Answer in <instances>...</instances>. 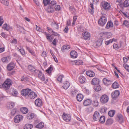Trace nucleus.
Returning <instances> with one entry per match:
<instances>
[{"mask_svg":"<svg viewBox=\"0 0 129 129\" xmlns=\"http://www.w3.org/2000/svg\"><path fill=\"white\" fill-rule=\"evenodd\" d=\"M12 85L11 80L10 79H7L3 84V87L6 89H9Z\"/></svg>","mask_w":129,"mask_h":129,"instance_id":"1","label":"nucleus"},{"mask_svg":"<svg viewBox=\"0 0 129 129\" xmlns=\"http://www.w3.org/2000/svg\"><path fill=\"white\" fill-rule=\"evenodd\" d=\"M107 21V19L105 16L103 15L102 16L98 21L99 24L102 26H103L106 24Z\"/></svg>","mask_w":129,"mask_h":129,"instance_id":"2","label":"nucleus"},{"mask_svg":"<svg viewBox=\"0 0 129 129\" xmlns=\"http://www.w3.org/2000/svg\"><path fill=\"white\" fill-rule=\"evenodd\" d=\"M109 99L108 96L105 94L102 95L100 98V101L103 104H105L107 103Z\"/></svg>","mask_w":129,"mask_h":129,"instance_id":"3","label":"nucleus"},{"mask_svg":"<svg viewBox=\"0 0 129 129\" xmlns=\"http://www.w3.org/2000/svg\"><path fill=\"white\" fill-rule=\"evenodd\" d=\"M31 91V89L29 88L23 89L21 91V94L22 95L24 96H28V94Z\"/></svg>","mask_w":129,"mask_h":129,"instance_id":"4","label":"nucleus"},{"mask_svg":"<svg viewBox=\"0 0 129 129\" xmlns=\"http://www.w3.org/2000/svg\"><path fill=\"white\" fill-rule=\"evenodd\" d=\"M101 4L102 7L105 10H108L111 7L110 4L107 2H102Z\"/></svg>","mask_w":129,"mask_h":129,"instance_id":"5","label":"nucleus"},{"mask_svg":"<svg viewBox=\"0 0 129 129\" xmlns=\"http://www.w3.org/2000/svg\"><path fill=\"white\" fill-rule=\"evenodd\" d=\"M23 116L22 115H19L15 116L14 118V121L16 123H18L22 120Z\"/></svg>","mask_w":129,"mask_h":129,"instance_id":"6","label":"nucleus"},{"mask_svg":"<svg viewBox=\"0 0 129 129\" xmlns=\"http://www.w3.org/2000/svg\"><path fill=\"white\" fill-rule=\"evenodd\" d=\"M119 92L118 90H115L112 92L111 94V96L112 99L115 100L119 95Z\"/></svg>","mask_w":129,"mask_h":129,"instance_id":"7","label":"nucleus"},{"mask_svg":"<svg viewBox=\"0 0 129 129\" xmlns=\"http://www.w3.org/2000/svg\"><path fill=\"white\" fill-rule=\"evenodd\" d=\"M82 36L85 40H89L90 39V34L87 32H83L82 34Z\"/></svg>","mask_w":129,"mask_h":129,"instance_id":"8","label":"nucleus"},{"mask_svg":"<svg viewBox=\"0 0 129 129\" xmlns=\"http://www.w3.org/2000/svg\"><path fill=\"white\" fill-rule=\"evenodd\" d=\"M63 119L66 121H69L70 120L71 116L69 114L63 113L62 115Z\"/></svg>","mask_w":129,"mask_h":129,"instance_id":"9","label":"nucleus"},{"mask_svg":"<svg viewBox=\"0 0 129 129\" xmlns=\"http://www.w3.org/2000/svg\"><path fill=\"white\" fill-rule=\"evenodd\" d=\"M37 96V94L35 92L31 91L28 94V96L30 99H33Z\"/></svg>","mask_w":129,"mask_h":129,"instance_id":"10","label":"nucleus"},{"mask_svg":"<svg viewBox=\"0 0 129 129\" xmlns=\"http://www.w3.org/2000/svg\"><path fill=\"white\" fill-rule=\"evenodd\" d=\"M100 116L99 113L97 111H95L93 115V118L94 120H98L99 119Z\"/></svg>","mask_w":129,"mask_h":129,"instance_id":"11","label":"nucleus"},{"mask_svg":"<svg viewBox=\"0 0 129 129\" xmlns=\"http://www.w3.org/2000/svg\"><path fill=\"white\" fill-rule=\"evenodd\" d=\"M86 74L87 76L90 77H94L95 75L94 73L90 70L87 71L86 72Z\"/></svg>","mask_w":129,"mask_h":129,"instance_id":"12","label":"nucleus"},{"mask_svg":"<svg viewBox=\"0 0 129 129\" xmlns=\"http://www.w3.org/2000/svg\"><path fill=\"white\" fill-rule=\"evenodd\" d=\"M99 80L96 78H93L91 81V84L94 85H96L99 84Z\"/></svg>","mask_w":129,"mask_h":129,"instance_id":"13","label":"nucleus"},{"mask_svg":"<svg viewBox=\"0 0 129 129\" xmlns=\"http://www.w3.org/2000/svg\"><path fill=\"white\" fill-rule=\"evenodd\" d=\"M35 104L36 105L39 107L41 106L42 105V101L40 99H37L35 101Z\"/></svg>","mask_w":129,"mask_h":129,"instance_id":"14","label":"nucleus"},{"mask_svg":"<svg viewBox=\"0 0 129 129\" xmlns=\"http://www.w3.org/2000/svg\"><path fill=\"white\" fill-rule=\"evenodd\" d=\"M2 28L3 29L5 30L8 31L9 30L12 29V27L10 25H8L6 23H5L2 26Z\"/></svg>","mask_w":129,"mask_h":129,"instance_id":"15","label":"nucleus"},{"mask_svg":"<svg viewBox=\"0 0 129 129\" xmlns=\"http://www.w3.org/2000/svg\"><path fill=\"white\" fill-rule=\"evenodd\" d=\"M14 66V63L13 62H11L7 66V69L9 71H11L13 69Z\"/></svg>","mask_w":129,"mask_h":129,"instance_id":"16","label":"nucleus"},{"mask_svg":"<svg viewBox=\"0 0 129 129\" xmlns=\"http://www.w3.org/2000/svg\"><path fill=\"white\" fill-rule=\"evenodd\" d=\"M113 25L112 21L111 20L108 21L107 23L106 28L107 29H109L110 28L113 27Z\"/></svg>","mask_w":129,"mask_h":129,"instance_id":"17","label":"nucleus"},{"mask_svg":"<svg viewBox=\"0 0 129 129\" xmlns=\"http://www.w3.org/2000/svg\"><path fill=\"white\" fill-rule=\"evenodd\" d=\"M70 54L71 57L72 58H75L77 57V53L75 51H72L70 52Z\"/></svg>","mask_w":129,"mask_h":129,"instance_id":"18","label":"nucleus"},{"mask_svg":"<svg viewBox=\"0 0 129 129\" xmlns=\"http://www.w3.org/2000/svg\"><path fill=\"white\" fill-rule=\"evenodd\" d=\"M28 68L30 71L33 72L34 73H37L39 72L38 70H36L35 68L31 65L28 66Z\"/></svg>","mask_w":129,"mask_h":129,"instance_id":"19","label":"nucleus"},{"mask_svg":"<svg viewBox=\"0 0 129 129\" xmlns=\"http://www.w3.org/2000/svg\"><path fill=\"white\" fill-rule=\"evenodd\" d=\"M71 62L72 64L75 63L76 65H82L83 64V62L82 60H77L75 61H71Z\"/></svg>","mask_w":129,"mask_h":129,"instance_id":"20","label":"nucleus"},{"mask_svg":"<svg viewBox=\"0 0 129 129\" xmlns=\"http://www.w3.org/2000/svg\"><path fill=\"white\" fill-rule=\"evenodd\" d=\"M83 98V95L81 94H78L76 96V98L77 101L81 102Z\"/></svg>","mask_w":129,"mask_h":129,"instance_id":"21","label":"nucleus"},{"mask_svg":"<svg viewBox=\"0 0 129 129\" xmlns=\"http://www.w3.org/2000/svg\"><path fill=\"white\" fill-rule=\"evenodd\" d=\"M91 101L90 99H87L85 100L83 104L85 106H87L91 105Z\"/></svg>","mask_w":129,"mask_h":129,"instance_id":"22","label":"nucleus"},{"mask_svg":"<svg viewBox=\"0 0 129 129\" xmlns=\"http://www.w3.org/2000/svg\"><path fill=\"white\" fill-rule=\"evenodd\" d=\"M103 40V39L102 38L98 40L96 43V46L99 47L100 46L102 45Z\"/></svg>","mask_w":129,"mask_h":129,"instance_id":"23","label":"nucleus"},{"mask_svg":"<svg viewBox=\"0 0 129 129\" xmlns=\"http://www.w3.org/2000/svg\"><path fill=\"white\" fill-rule=\"evenodd\" d=\"M86 80L85 78L83 76H80L79 78V81L81 83H84Z\"/></svg>","mask_w":129,"mask_h":129,"instance_id":"24","label":"nucleus"},{"mask_svg":"<svg viewBox=\"0 0 129 129\" xmlns=\"http://www.w3.org/2000/svg\"><path fill=\"white\" fill-rule=\"evenodd\" d=\"M117 117L119 122L120 123L122 122L123 121V117L122 115L121 114H117Z\"/></svg>","mask_w":129,"mask_h":129,"instance_id":"25","label":"nucleus"},{"mask_svg":"<svg viewBox=\"0 0 129 129\" xmlns=\"http://www.w3.org/2000/svg\"><path fill=\"white\" fill-rule=\"evenodd\" d=\"M20 110L22 113L24 114H26L28 112V109L26 107H22L20 108Z\"/></svg>","mask_w":129,"mask_h":129,"instance_id":"26","label":"nucleus"},{"mask_svg":"<svg viewBox=\"0 0 129 129\" xmlns=\"http://www.w3.org/2000/svg\"><path fill=\"white\" fill-rule=\"evenodd\" d=\"M70 85V84L69 82L66 81L63 83L62 87L64 89H67L69 87Z\"/></svg>","mask_w":129,"mask_h":129,"instance_id":"27","label":"nucleus"},{"mask_svg":"<svg viewBox=\"0 0 129 129\" xmlns=\"http://www.w3.org/2000/svg\"><path fill=\"white\" fill-rule=\"evenodd\" d=\"M1 59L3 62H6L10 61V59L9 56H6L2 58Z\"/></svg>","mask_w":129,"mask_h":129,"instance_id":"28","label":"nucleus"},{"mask_svg":"<svg viewBox=\"0 0 129 129\" xmlns=\"http://www.w3.org/2000/svg\"><path fill=\"white\" fill-rule=\"evenodd\" d=\"M33 126V125L31 124H26L24 126V129H31Z\"/></svg>","mask_w":129,"mask_h":129,"instance_id":"29","label":"nucleus"},{"mask_svg":"<svg viewBox=\"0 0 129 129\" xmlns=\"http://www.w3.org/2000/svg\"><path fill=\"white\" fill-rule=\"evenodd\" d=\"M44 124L43 122H41L37 124L36 126V127L37 128H41L43 127Z\"/></svg>","mask_w":129,"mask_h":129,"instance_id":"30","label":"nucleus"},{"mask_svg":"<svg viewBox=\"0 0 129 129\" xmlns=\"http://www.w3.org/2000/svg\"><path fill=\"white\" fill-rule=\"evenodd\" d=\"M14 103L13 102H9L7 104V107L9 109L13 108L14 107Z\"/></svg>","mask_w":129,"mask_h":129,"instance_id":"31","label":"nucleus"},{"mask_svg":"<svg viewBox=\"0 0 129 129\" xmlns=\"http://www.w3.org/2000/svg\"><path fill=\"white\" fill-rule=\"evenodd\" d=\"M70 47L68 45H65L63 46L61 48V51L64 52L65 50H68L70 49Z\"/></svg>","mask_w":129,"mask_h":129,"instance_id":"32","label":"nucleus"},{"mask_svg":"<svg viewBox=\"0 0 129 129\" xmlns=\"http://www.w3.org/2000/svg\"><path fill=\"white\" fill-rule=\"evenodd\" d=\"M105 116H102L100 117L99 121L100 123H103L105 122Z\"/></svg>","mask_w":129,"mask_h":129,"instance_id":"33","label":"nucleus"},{"mask_svg":"<svg viewBox=\"0 0 129 129\" xmlns=\"http://www.w3.org/2000/svg\"><path fill=\"white\" fill-rule=\"evenodd\" d=\"M115 113V111L114 110H111L109 111L108 112V115L109 116L113 117Z\"/></svg>","mask_w":129,"mask_h":129,"instance_id":"34","label":"nucleus"},{"mask_svg":"<svg viewBox=\"0 0 129 129\" xmlns=\"http://www.w3.org/2000/svg\"><path fill=\"white\" fill-rule=\"evenodd\" d=\"M47 11L49 13H52L53 12L54 10L53 6L50 5V6L48 7Z\"/></svg>","mask_w":129,"mask_h":129,"instance_id":"35","label":"nucleus"},{"mask_svg":"<svg viewBox=\"0 0 129 129\" xmlns=\"http://www.w3.org/2000/svg\"><path fill=\"white\" fill-rule=\"evenodd\" d=\"M97 85V86H96L94 87V90L97 92L100 91L101 89V86L99 84Z\"/></svg>","mask_w":129,"mask_h":129,"instance_id":"36","label":"nucleus"},{"mask_svg":"<svg viewBox=\"0 0 129 129\" xmlns=\"http://www.w3.org/2000/svg\"><path fill=\"white\" fill-rule=\"evenodd\" d=\"M112 87L114 88H116L119 87V85L117 82H115L113 84Z\"/></svg>","mask_w":129,"mask_h":129,"instance_id":"37","label":"nucleus"},{"mask_svg":"<svg viewBox=\"0 0 129 129\" xmlns=\"http://www.w3.org/2000/svg\"><path fill=\"white\" fill-rule=\"evenodd\" d=\"M107 109L105 107H102L101 108L100 111L102 113H106Z\"/></svg>","mask_w":129,"mask_h":129,"instance_id":"38","label":"nucleus"},{"mask_svg":"<svg viewBox=\"0 0 129 129\" xmlns=\"http://www.w3.org/2000/svg\"><path fill=\"white\" fill-rule=\"evenodd\" d=\"M99 102L97 100L93 101V102L92 105L93 106L97 107L99 106Z\"/></svg>","mask_w":129,"mask_h":129,"instance_id":"39","label":"nucleus"},{"mask_svg":"<svg viewBox=\"0 0 129 129\" xmlns=\"http://www.w3.org/2000/svg\"><path fill=\"white\" fill-rule=\"evenodd\" d=\"M78 91V90H77L76 89H74L72 90L71 91V95L73 96L76 95V94L77 93V92Z\"/></svg>","mask_w":129,"mask_h":129,"instance_id":"40","label":"nucleus"},{"mask_svg":"<svg viewBox=\"0 0 129 129\" xmlns=\"http://www.w3.org/2000/svg\"><path fill=\"white\" fill-rule=\"evenodd\" d=\"M1 2L4 5L8 6L9 5V3L7 0H1Z\"/></svg>","mask_w":129,"mask_h":129,"instance_id":"41","label":"nucleus"},{"mask_svg":"<svg viewBox=\"0 0 129 129\" xmlns=\"http://www.w3.org/2000/svg\"><path fill=\"white\" fill-rule=\"evenodd\" d=\"M124 6L125 7L129 6V0H126L124 2L123 4Z\"/></svg>","mask_w":129,"mask_h":129,"instance_id":"42","label":"nucleus"},{"mask_svg":"<svg viewBox=\"0 0 129 129\" xmlns=\"http://www.w3.org/2000/svg\"><path fill=\"white\" fill-rule=\"evenodd\" d=\"M34 114L33 113L28 114L27 118L28 119H30L33 118L34 117Z\"/></svg>","mask_w":129,"mask_h":129,"instance_id":"43","label":"nucleus"},{"mask_svg":"<svg viewBox=\"0 0 129 129\" xmlns=\"http://www.w3.org/2000/svg\"><path fill=\"white\" fill-rule=\"evenodd\" d=\"M69 10L72 14L75 13L76 12L75 9L73 7H70L69 8Z\"/></svg>","mask_w":129,"mask_h":129,"instance_id":"44","label":"nucleus"},{"mask_svg":"<svg viewBox=\"0 0 129 129\" xmlns=\"http://www.w3.org/2000/svg\"><path fill=\"white\" fill-rule=\"evenodd\" d=\"M18 30L21 33H24V29L23 28L21 27L20 26H19L18 27Z\"/></svg>","mask_w":129,"mask_h":129,"instance_id":"45","label":"nucleus"},{"mask_svg":"<svg viewBox=\"0 0 129 129\" xmlns=\"http://www.w3.org/2000/svg\"><path fill=\"white\" fill-rule=\"evenodd\" d=\"M52 25H53L56 29H58L59 28L58 24L56 22H52Z\"/></svg>","mask_w":129,"mask_h":129,"instance_id":"46","label":"nucleus"},{"mask_svg":"<svg viewBox=\"0 0 129 129\" xmlns=\"http://www.w3.org/2000/svg\"><path fill=\"white\" fill-rule=\"evenodd\" d=\"M50 0H43V3L45 6H47L48 4H50Z\"/></svg>","mask_w":129,"mask_h":129,"instance_id":"47","label":"nucleus"},{"mask_svg":"<svg viewBox=\"0 0 129 129\" xmlns=\"http://www.w3.org/2000/svg\"><path fill=\"white\" fill-rule=\"evenodd\" d=\"M113 123V120L112 119H108L106 121V124L107 125L111 124Z\"/></svg>","mask_w":129,"mask_h":129,"instance_id":"48","label":"nucleus"},{"mask_svg":"<svg viewBox=\"0 0 129 129\" xmlns=\"http://www.w3.org/2000/svg\"><path fill=\"white\" fill-rule=\"evenodd\" d=\"M46 37L47 39L48 40H49L50 42H51L52 41L53 38H51V35L50 34H48L47 35Z\"/></svg>","mask_w":129,"mask_h":129,"instance_id":"49","label":"nucleus"},{"mask_svg":"<svg viewBox=\"0 0 129 129\" xmlns=\"http://www.w3.org/2000/svg\"><path fill=\"white\" fill-rule=\"evenodd\" d=\"M53 70V68L51 66L47 70H46V72L49 74L51 73V71Z\"/></svg>","mask_w":129,"mask_h":129,"instance_id":"50","label":"nucleus"},{"mask_svg":"<svg viewBox=\"0 0 129 129\" xmlns=\"http://www.w3.org/2000/svg\"><path fill=\"white\" fill-rule=\"evenodd\" d=\"M18 50H19L21 53L22 55H24L25 54V52L24 51L23 49H21V48L19 49V48H18Z\"/></svg>","mask_w":129,"mask_h":129,"instance_id":"51","label":"nucleus"},{"mask_svg":"<svg viewBox=\"0 0 129 129\" xmlns=\"http://www.w3.org/2000/svg\"><path fill=\"white\" fill-rule=\"evenodd\" d=\"M77 18V16L76 15H75L73 17V22L72 24L74 25L75 24V21H76Z\"/></svg>","mask_w":129,"mask_h":129,"instance_id":"52","label":"nucleus"},{"mask_svg":"<svg viewBox=\"0 0 129 129\" xmlns=\"http://www.w3.org/2000/svg\"><path fill=\"white\" fill-rule=\"evenodd\" d=\"M123 67L125 69L128 71H129V66L127 64L124 63L123 64Z\"/></svg>","mask_w":129,"mask_h":129,"instance_id":"53","label":"nucleus"},{"mask_svg":"<svg viewBox=\"0 0 129 129\" xmlns=\"http://www.w3.org/2000/svg\"><path fill=\"white\" fill-rule=\"evenodd\" d=\"M113 47L115 49H119L120 47L119 45L118 44H114L113 45Z\"/></svg>","mask_w":129,"mask_h":129,"instance_id":"54","label":"nucleus"},{"mask_svg":"<svg viewBox=\"0 0 129 129\" xmlns=\"http://www.w3.org/2000/svg\"><path fill=\"white\" fill-rule=\"evenodd\" d=\"M63 76L62 75H60L57 78V80L59 82H61L62 81V78Z\"/></svg>","mask_w":129,"mask_h":129,"instance_id":"55","label":"nucleus"},{"mask_svg":"<svg viewBox=\"0 0 129 129\" xmlns=\"http://www.w3.org/2000/svg\"><path fill=\"white\" fill-rule=\"evenodd\" d=\"M123 24L124 25L126 26H129V22L126 20H125L124 21Z\"/></svg>","mask_w":129,"mask_h":129,"instance_id":"56","label":"nucleus"},{"mask_svg":"<svg viewBox=\"0 0 129 129\" xmlns=\"http://www.w3.org/2000/svg\"><path fill=\"white\" fill-rule=\"evenodd\" d=\"M55 8L56 10L59 11L60 9V6L59 5H56L55 7Z\"/></svg>","mask_w":129,"mask_h":129,"instance_id":"57","label":"nucleus"},{"mask_svg":"<svg viewBox=\"0 0 129 129\" xmlns=\"http://www.w3.org/2000/svg\"><path fill=\"white\" fill-rule=\"evenodd\" d=\"M51 32L52 33V35L55 36H58V37H59L60 35L58 34L57 33L53 31L52 30Z\"/></svg>","mask_w":129,"mask_h":129,"instance_id":"58","label":"nucleus"},{"mask_svg":"<svg viewBox=\"0 0 129 129\" xmlns=\"http://www.w3.org/2000/svg\"><path fill=\"white\" fill-rule=\"evenodd\" d=\"M13 92L12 93L13 95L14 96H16L18 93L16 89H13Z\"/></svg>","mask_w":129,"mask_h":129,"instance_id":"59","label":"nucleus"},{"mask_svg":"<svg viewBox=\"0 0 129 129\" xmlns=\"http://www.w3.org/2000/svg\"><path fill=\"white\" fill-rule=\"evenodd\" d=\"M56 2L54 1H51L50 4V5L51 6H54L56 4Z\"/></svg>","mask_w":129,"mask_h":129,"instance_id":"60","label":"nucleus"},{"mask_svg":"<svg viewBox=\"0 0 129 129\" xmlns=\"http://www.w3.org/2000/svg\"><path fill=\"white\" fill-rule=\"evenodd\" d=\"M35 73H38V77L39 78H40L41 77L42 75V73L41 71H39V72H38Z\"/></svg>","mask_w":129,"mask_h":129,"instance_id":"61","label":"nucleus"},{"mask_svg":"<svg viewBox=\"0 0 129 129\" xmlns=\"http://www.w3.org/2000/svg\"><path fill=\"white\" fill-rule=\"evenodd\" d=\"M16 110L15 109H13L11 112V114L12 115H15L16 113Z\"/></svg>","mask_w":129,"mask_h":129,"instance_id":"62","label":"nucleus"},{"mask_svg":"<svg viewBox=\"0 0 129 129\" xmlns=\"http://www.w3.org/2000/svg\"><path fill=\"white\" fill-rule=\"evenodd\" d=\"M89 12L91 14H93L94 12V9L89 8L88 10Z\"/></svg>","mask_w":129,"mask_h":129,"instance_id":"63","label":"nucleus"},{"mask_svg":"<svg viewBox=\"0 0 129 129\" xmlns=\"http://www.w3.org/2000/svg\"><path fill=\"white\" fill-rule=\"evenodd\" d=\"M69 28L67 26L64 29V33H67L68 31Z\"/></svg>","mask_w":129,"mask_h":129,"instance_id":"64","label":"nucleus"}]
</instances>
